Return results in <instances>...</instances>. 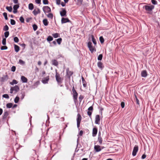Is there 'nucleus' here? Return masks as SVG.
<instances>
[{
	"label": "nucleus",
	"instance_id": "obj_1",
	"mask_svg": "<svg viewBox=\"0 0 160 160\" xmlns=\"http://www.w3.org/2000/svg\"><path fill=\"white\" fill-rule=\"evenodd\" d=\"M154 6L153 5L150 6L145 5L143 7V8L147 11V13L149 14H152V10L154 8Z\"/></svg>",
	"mask_w": 160,
	"mask_h": 160
},
{
	"label": "nucleus",
	"instance_id": "obj_2",
	"mask_svg": "<svg viewBox=\"0 0 160 160\" xmlns=\"http://www.w3.org/2000/svg\"><path fill=\"white\" fill-rule=\"evenodd\" d=\"M73 98L74 103L76 104L78 103V93L75 90L74 86H73L72 89Z\"/></svg>",
	"mask_w": 160,
	"mask_h": 160
},
{
	"label": "nucleus",
	"instance_id": "obj_3",
	"mask_svg": "<svg viewBox=\"0 0 160 160\" xmlns=\"http://www.w3.org/2000/svg\"><path fill=\"white\" fill-rule=\"evenodd\" d=\"M20 90L19 87L18 85H15L14 87H12L10 88V93H14L16 94Z\"/></svg>",
	"mask_w": 160,
	"mask_h": 160
},
{
	"label": "nucleus",
	"instance_id": "obj_4",
	"mask_svg": "<svg viewBox=\"0 0 160 160\" xmlns=\"http://www.w3.org/2000/svg\"><path fill=\"white\" fill-rule=\"evenodd\" d=\"M56 75L55 78L56 80L58 83L61 84L62 82L63 79L61 78L60 76V75L57 72V70L56 69Z\"/></svg>",
	"mask_w": 160,
	"mask_h": 160
},
{
	"label": "nucleus",
	"instance_id": "obj_5",
	"mask_svg": "<svg viewBox=\"0 0 160 160\" xmlns=\"http://www.w3.org/2000/svg\"><path fill=\"white\" fill-rule=\"evenodd\" d=\"M82 119V117L80 114L78 113L77 116V128L79 130L80 129L79 128L80 127V124Z\"/></svg>",
	"mask_w": 160,
	"mask_h": 160
},
{
	"label": "nucleus",
	"instance_id": "obj_6",
	"mask_svg": "<svg viewBox=\"0 0 160 160\" xmlns=\"http://www.w3.org/2000/svg\"><path fill=\"white\" fill-rule=\"evenodd\" d=\"M88 47L89 48V50L92 53L94 50L96 51L95 48L93 47L92 45V43L91 42H88Z\"/></svg>",
	"mask_w": 160,
	"mask_h": 160
},
{
	"label": "nucleus",
	"instance_id": "obj_7",
	"mask_svg": "<svg viewBox=\"0 0 160 160\" xmlns=\"http://www.w3.org/2000/svg\"><path fill=\"white\" fill-rule=\"evenodd\" d=\"M42 10L45 14L46 13H49L51 12V9L48 6H45L42 8Z\"/></svg>",
	"mask_w": 160,
	"mask_h": 160
},
{
	"label": "nucleus",
	"instance_id": "obj_8",
	"mask_svg": "<svg viewBox=\"0 0 160 160\" xmlns=\"http://www.w3.org/2000/svg\"><path fill=\"white\" fill-rule=\"evenodd\" d=\"M73 73V72L69 71V68H68L66 69V76L69 79H70L71 76L72 75Z\"/></svg>",
	"mask_w": 160,
	"mask_h": 160
},
{
	"label": "nucleus",
	"instance_id": "obj_9",
	"mask_svg": "<svg viewBox=\"0 0 160 160\" xmlns=\"http://www.w3.org/2000/svg\"><path fill=\"white\" fill-rule=\"evenodd\" d=\"M8 79V77L7 75H3L2 77L0 78V82H3L7 81Z\"/></svg>",
	"mask_w": 160,
	"mask_h": 160
},
{
	"label": "nucleus",
	"instance_id": "obj_10",
	"mask_svg": "<svg viewBox=\"0 0 160 160\" xmlns=\"http://www.w3.org/2000/svg\"><path fill=\"white\" fill-rule=\"evenodd\" d=\"M138 146L135 145L134 147L133 150L132 152V155L134 156L136 155L137 152L138 151Z\"/></svg>",
	"mask_w": 160,
	"mask_h": 160
},
{
	"label": "nucleus",
	"instance_id": "obj_11",
	"mask_svg": "<svg viewBox=\"0 0 160 160\" xmlns=\"http://www.w3.org/2000/svg\"><path fill=\"white\" fill-rule=\"evenodd\" d=\"M62 11L60 12V14L62 17H64L66 15L67 12L65 8H62Z\"/></svg>",
	"mask_w": 160,
	"mask_h": 160
},
{
	"label": "nucleus",
	"instance_id": "obj_12",
	"mask_svg": "<svg viewBox=\"0 0 160 160\" xmlns=\"http://www.w3.org/2000/svg\"><path fill=\"white\" fill-rule=\"evenodd\" d=\"M100 118L99 115H97L95 117V123L96 124H99Z\"/></svg>",
	"mask_w": 160,
	"mask_h": 160
},
{
	"label": "nucleus",
	"instance_id": "obj_13",
	"mask_svg": "<svg viewBox=\"0 0 160 160\" xmlns=\"http://www.w3.org/2000/svg\"><path fill=\"white\" fill-rule=\"evenodd\" d=\"M49 80V77L48 76L46 77L43 78V79L42 80V82L43 84L48 83V81Z\"/></svg>",
	"mask_w": 160,
	"mask_h": 160
},
{
	"label": "nucleus",
	"instance_id": "obj_14",
	"mask_svg": "<svg viewBox=\"0 0 160 160\" xmlns=\"http://www.w3.org/2000/svg\"><path fill=\"white\" fill-rule=\"evenodd\" d=\"M98 132V128L97 127H94L92 129V136L95 137L96 136Z\"/></svg>",
	"mask_w": 160,
	"mask_h": 160
},
{
	"label": "nucleus",
	"instance_id": "obj_15",
	"mask_svg": "<svg viewBox=\"0 0 160 160\" xmlns=\"http://www.w3.org/2000/svg\"><path fill=\"white\" fill-rule=\"evenodd\" d=\"M61 23L62 24L64 23L68 22H70L71 21L68 19V18H62L61 19Z\"/></svg>",
	"mask_w": 160,
	"mask_h": 160
},
{
	"label": "nucleus",
	"instance_id": "obj_16",
	"mask_svg": "<svg viewBox=\"0 0 160 160\" xmlns=\"http://www.w3.org/2000/svg\"><path fill=\"white\" fill-rule=\"evenodd\" d=\"M19 7V5L18 4H15L13 6V12L14 13H16L17 12V9Z\"/></svg>",
	"mask_w": 160,
	"mask_h": 160
},
{
	"label": "nucleus",
	"instance_id": "obj_17",
	"mask_svg": "<svg viewBox=\"0 0 160 160\" xmlns=\"http://www.w3.org/2000/svg\"><path fill=\"white\" fill-rule=\"evenodd\" d=\"M97 65L98 67L101 70L104 68L102 63L101 61H99L98 62Z\"/></svg>",
	"mask_w": 160,
	"mask_h": 160
},
{
	"label": "nucleus",
	"instance_id": "obj_18",
	"mask_svg": "<svg viewBox=\"0 0 160 160\" xmlns=\"http://www.w3.org/2000/svg\"><path fill=\"white\" fill-rule=\"evenodd\" d=\"M148 75L147 72L146 70H142L141 72V76L142 77H146Z\"/></svg>",
	"mask_w": 160,
	"mask_h": 160
},
{
	"label": "nucleus",
	"instance_id": "obj_19",
	"mask_svg": "<svg viewBox=\"0 0 160 160\" xmlns=\"http://www.w3.org/2000/svg\"><path fill=\"white\" fill-rule=\"evenodd\" d=\"M94 148L96 152H99L101 150L100 146L99 145H95Z\"/></svg>",
	"mask_w": 160,
	"mask_h": 160
},
{
	"label": "nucleus",
	"instance_id": "obj_20",
	"mask_svg": "<svg viewBox=\"0 0 160 160\" xmlns=\"http://www.w3.org/2000/svg\"><path fill=\"white\" fill-rule=\"evenodd\" d=\"M9 115V113L7 111L5 112L3 115L2 119L3 120L5 119Z\"/></svg>",
	"mask_w": 160,
	"mask_h": 160
},
{
	"label": "nucleus",
	"instance_id": "obj_21",
	"mask_svg": "<svg viewBox=\"0 0 160 160\" xmlns=\"http://www.w3.org/2000/svg\"><path fill=\"white\" fill-rule=\"evenodd\" d=\"M52 65L57 66H58V63L56 59H53L52 60Z\"/></svg>",
	"mask_w": 160,
	"mask_h": 160
},
{
	"label": "nucleus",
	"instance_id": "obj_22",
	"mask_svg": "<svg viewBox=\"0 0 160 160\" xmlns=\"http://www.w3.org/2000/svg\"><path fill=\"white\" fill-rule=\"evenodd\" d=\"M21 79L22 82L23 83L27 82L28 81V79L24 76H22Z\"/></svg>",
	"mask_w": 160,
	"mask_h": 160
},
{
	"label": "nucleus",
	"instance_id": "obj_23",
	"mask_svg": "<svg viewBox=\"0 0 160 160\" xmlns=\"http://www.w3.org/2000/svg\"><path fill=\"white\" fill-rule=\"evenodd\" d=\"M33 13L34 15L36 16L37 14L40 13V11L39 8L37 9V11H36V10H34L33 11Z\"/></svg>",
	"mask_w": 160,
	"mask_h": 160
},
{
	"label": "nucleus",
	"instance_id": "obj_24",
	"mask_svg": "<svg viewBox=\"0 0 160 160\" xmlns=\"http://www.w3.org/2000/svg\"><path fill=\"white\" fill-rule=\"evenodd\" d=\"M82 81L83 83V86L84 87H86L87 86L86 82L84 78L82 76Z\"/></svg>",
	"mask_w": 160,
	"mask_h": 160
},
{
	"label": "nucleus",
	"instance_id": "obj_25",
	"mask_svg": "<svg viewBox=\"0 0 160 160\" xmlns=\"http://www.w3.org/2000/svg\"><path fill=\"white\" fill-rule=\"evenodd\" d=\"M14 49L16 52H18L20 50V47L17 45L14 44Z\"/></svg>",
	"mask_w": 160,
	"mask_h": 160
},
{
	"label": "nucleus",
	"instance_id": "obj_26",
	"mask_svg": "<svg viewBox=\"0 0 160 160\" xmlns=\"http://www.w3.org/2000/svg\"><path fill=\"white\" fill-rule=\"evenodd\" d=\"M18 83V82L15 79H13L12 82H10L9 83L12 85H13L14 84H16Z\"/></svg>",
	"mask_w": 160,
	"mask_h": 160
},
{
	"label": "nucleus",
	"instance_id": "obj_27",
	"mask_svg": "<svg viewBox=\"0 0 160 160\" xmlns=\"http://www.w3.org/2000/svg\"><path fill=\"white\" fill-rule=\"evenodd\" d=\"M44 25L47 26L48 24V22L47 19H44L42 21Z\"/></svg>",
	"mask_w": 160,
	"mask_h": 160
},
{
	"label": "nucleus",
	"instance_id": "obj_28",
	"mask_svg": "<svg viewBox=\"0 0 160 160\" xmlns=\"http://www.w3.org/2000/svg\"><path fill=\"white\" fill-rule=\"evenodd\" d=\"M91 37L92 38V40L95 45H96L97 44V42L95 39L94 38V36L93 35H91Z\"/></svg>",
	"mask_w": 160,
	"mask_h": 160
},
{
	"label": "nucleus",
	"instance_id": "obj_29",
	"mask_svg": "<svg viewBox=\"0 0 160 160\" xmlns=\"http://www.w3.org/2000/svg\"><path fill=\"white\" fill-rule=\"evenodd\" d=\"M60 34L59 33H53L52 34L53 37L55 38H56L60 37Z\"/></svg>",
	"mask_w": 160,
	"mask_h": 160
},
{
	"label": "nucleus",
	"instance_id": "obj_30",
	"mask_svg": "<svg viewBox=\"0 0 160 160\" xmlns=\"http://www.w3.org/2000/svg\"><path fill=\"white\" fill-rule=\"evenodd\" d=\"M47 17L49 18L52 19L53 18V14L52 13H49L48 14L46 15Z\"/></svg>",
	"mask_w": 160,
	"mask_h": 160
},
{
	"label": "nucleus",
	"instance_id": "obj_31",
	"mask_svg": "<svg viewBox=\"0 0 160 160\" xmlns=\"http://www.w3.org/2000/svg\"><path fill=\"white\" fill-rule=\"evenodd\" d=\"M98 141L99 142L100 145H101L102 143V137H98Z\"/></svg>",
	"mask_w": 160,
	"mask_h": 160
},
{
	"label": "nucleus",
	"instance_id": "obj_32",
	"mask_svg": "<svg viewBox=\"0 0 160 160\" xmlns=\"http://www.w3.org/2000/svg\"><path fill=\"white\" fill-rule=\"evenodd\" d=\"M34 8L33 4L32 3H30L28 5V8L30 10H32Z\"/></svg>",
	"mask_w": 160,
	"mask_h": 160
},
{
	"label": "nucleus",
	"instance_id": "obj_33",
	"mask_svg": "<svg viewBox=\"0 0 160 160\" xmlns=\"http://www.w3.org/2000/svg\"><path fill=\"white\" fill-rule=\"evenodd\" d=\"M13 104L12 103H9L6 104V107L7 108H10L12 106Z\"/></svg>",
	"mask_w": 160,
	"mask_h": 160
},
{
	"label": "nucleus",
	"instance_id": "obj_34",
	"mask_svg": "<svg viewBox=\"0 0 160 160\" xmlns=\"http://www.w3.org/2000/svg\"><path fill=\"white\" fill-rule=\"evenodd\" d=\"M53 39V38L50 36H48L47 39V41L48 42H50L52 41Z\"/></svg>",
	"mask_w": 160,
	"mask_h": 160
},
{
	"label": "nucleus",
	"instance_id": "obj_35",
	"mask_svg": "<svg viewBox=\"0 0 160 160\" xmlns=\"http://www.w3.org/2000/svg\"><path fill=\"white\" fill-rule=\"evenodd\" d=\"M6 8L9 12H11L12 11V8L11 6H7Z\"/></svg>",
	"mask_w": 160,
	"mask_h": 160
},
{
	"label": "nucleus",
	"instance_id": "obj_36",
	"mask_svg": "<svg viewBox=\"0 0 160 160\" xmlns=\"http://www.w3.org/2000/svg\"><path fill=\"white\" fill-rule=\"evenodd\" d=\"M99 40L101 43L102 44L103 43L104 40L102 36H101L99 38Z\"/></svg>",
	"mask_w": 160,
	"mask_h": 160
},
{
	"label": "nucleus",
	"instance_id": "obj_37",
	"mask_svg": "<svg viewBox=\"0 0 160 160\" xmlns=\"http://www.w3.org/2000/svg\"><path fill=\"white\" fill-rule=\"evenodd\" d=\"M84 98V96L82 95H80L79 97V100L80 102H81L82 100Z\"/></svg>",
	"mask_w": 160,
	"mask_h": 160
},
{
	"label": "nucleus",
	"instance_id": "obj_38",
	"mask_svg": "<svg viewBox=\"0 0 160 160\" xmlns=\"http://www.w3.org/2000/svg\"><path fill=\"white\" fill-rule=\"evenodd\" d=\"M19 98L17 96L14 99V101L15 103H18L19 101Z\"/></svg>",
	"mask_w": 160,
	"mask_h": 160
},
{
	"label": "nucleus",
	"instance_id": "obj_39",
	"mask_svg": "<svg viewBox=\"0 0 160 160\" xmlns=\"http://www.w3.org/2000/svg\"><path fill=\"white\" fill-rule=\"evenodd\" d=\"M103 57L102 54H100L98 57V60L101 61L102 60Z\"/></svg>",
	"mask_w": 160,
	"mask_h": 160
},
{
	"label": "nucleus",
	"instance_id": "obj_40",
	"mask_svg": "<svg viewBox=\"0 0 160 160\" xmlns=\"http://www.w3.org/2000/svg\"><path fill=\"white\" fill-rule=\"evenodd\" d=\"M9 29V28L7 25H5L3 28V30L4 31H8Z\"/></svg>",
	"mask_w": 160,
	"mask_h": 160
},
{
	"label": "nucleus",
	"instance_id": "obj_41",
	"mask_svg": "<svg viewBox=\"0 0 160 160\" xmlns=\"http://www.w3.org/2000/svg\"><path fill=\"white\" fill-rule=\"evenodd\" d=\"M58 44H60L62 41V39L61 38H58L56 40Z\"/></svg>",
	"mask_w": 160,
	"mask_h": 160
},
{
	"label": "nucleus",
	"instance_id": "obj_42",
	"mask_svg": "<svg viewBox=\"0 0 160 160\" xmlns=\"http://www.w3.org/2000/svg\"><path fill=\"white\" fill-rule=\"evenodd\" d=\"M32 27L34 31H36L38 28V26L35 24H33L32 26Z\"/></svg>",
	"mask_w": 160,
	"mask_h": 160
},
{
	"label": "nucleus",
	"instance_id": "obj_43",
	"mask_svg": "<svg viewBox=\"0 0 160 160\" xmlns=\"http://www.w3.org/2000/svg\"><path fill=\"white\" fill-rule=\"evenodd\" d=\"M10 22L11 24L12 25H14L16 23L15 21L13 19H11L10 20Z\"/></svg>",
	"mask_w": 160,
	"mask_h": 160
},
{
	"label": "nucleus",
	"instance_id": "obj_44",
	"mask_svg": "<svg viewBox=\"0 0 160 160\" xmlns=\"http://www.w3.org/2000/svg\"><path fill=\"white\" fill-rule=\"evenodd\" d=\"M2 97L3 98H5L7 99L9 98V95L8 94H4L2 95Z\"/></svg>",
	"mask_w": 160,
	"mask_h": 160
},
{
	"label": "nucleus",
	"instance_id": "obj_45",
	"mask_svg": "<svg viewBox=\"0 0 160 160\" xmlns=\"http://www.w3.org/2000/svg\"><path fill=\"white\" fill-rule=\"evenodd\" d=\"M9 35V32L8 31H6L4 33V36L5 38H7Z\"/></svg>",
	"mask_w": 160,
	"mask_h": 160
},
{
	"label": "nucleus",
	"instance_id": "obj_46",
	"mask_svg": "<svg viewBox=\"0 0 160 160\" xmlns=\"http://www.w3.org/2000/svg\"><path fill=\"white\" fill-rule=\"evenodd\" d=\"M14 41L15 42H19V39L17 37H15L13 38Z\"/></svg>",
	"mask_w": 160,
	"mask_h": 160
},
{
	"label": "nucleus",
	"instance_id": "obj_47",
	"mask_svg": "<svg viewBox=\"0 0 160 160\" xmlns=\"http://www.w3.org/2000/svg\"><path fill=\"white\" fill-rule=\"evenodd\" d=\"M3 15L4 17L5 18L6 20H7L8 19V18L7 16V14L6 12H4L3 13Z\"/></svg>",
	"mask_w": 160,
	"mask_h": 160
},
{
	"label": "nucleus",
	"instance_id": "obj_48",
	"mask_svg": "<svg viewBox=\"0 0 160 160\" xmlns=\"http://www.w3.org/2000/svg\"><path fill=\"white\" fill-rule=\"evenodd\" d=\"M19 20L22 23H24V20L22 16H21L20 17Z\"/></svg>",
	"mask_w": 160,
	"mask_h": 160
},
{
	"label": "nucleus",
	"instance_id": "obj_49",
	"mask_svg": "<svg viewBox=\"0 0 160 160\" xmlns=\"http://www.w3.org/2000/svg\"><path fill=\"white\" fill-rule=\"evenodd\" d=\"M19 63L22 65H24L25 63V62L21 59L19 60Z\"/></svg>",
	"mask_w": 160,
	"mask_h": 160
},
{
	"label": "nucleus",
	"instance_id": "obj_50",
	"mask_svg": "<svg viewBox=\"0 0 160 160\" xmlns=\"http://www.w3.org/2000/svg\"><path fill=\"white\" fill-rule=\"evenodd\" d=\"M151 2L154 5H157L158 4V2L156 0H151Z\"/></svg>",
	"mask_w": 160,
	"mask_h": 160
},
{
	"label": "nucleus",
	"instance_id": "obj_51",
	"mask_svg": "<svg viewBox=\"0 0 160 160\" xmlns=\"http://www.w3.org/2000/svg\"><path fill=\"white\" fill-rule=\"evenodd\" d=\"M135 99L136 100V103L138 105H139V100L138 99L137 97L135 94Z\"/></svg>",
	"mask_w": 160,
	"mask_h": 160
},
{
	"label": "nucleus",
	"instance_id": "obj_52",
	"mask_svg": "<svg viewBox=\"0 0 160 160\" xmlns=\"http://www.w3.org/2000/svg\"><path fill=\"white\" fill-rule=\"evenodd\" d=\"M8 48V47L6 46H2L1 47V50H6Z\"/></svg>",
	"mask_w": 160,
	"mask_h": 160
},
{
	"label": "nucleus",
	"instance_id": "obj_53",
	"mask_svg": "<svg viewBox=\"0 0 160 160\" xmlns=\"http://www.w3.org/2000/svg\"><path fill=\"white\" fill-rule=\"evenodd\" d=\"M2 44L3 45H5L6 44V39L5 38H3L2 40Z\"/></svg>",
	"mask_w": 160,
	"mask_h": 160
},
{
	"label": "nucleus",
	"instance_id": "obj_54",
	"mask_svg": "<svg viewBox=\"0 0 160 160\" xmlns=\"http://www.w3.org/2000/svg\"><path fill=\"white\" fill-rule=\"evenodd\" d=\"M92 113V112L90 111H88L87 112L88 115L89 116L90 118H91Z\"/></svg>",
	"mask_w": 160,
	"mask_h": 160
},
{
	"label": "nucleus",
	"instance_id": "obj_55",
	"mask_svg": "<svg viewBox=\"0 0 160 160\" xmlns=\"http://www.w3.org/2000/svg\"><path fill=\"white\" fill-rule=\"evenodd\" d=\"M16 67L15 66H13L11 68V70L13 72H14L16 70Z\"/></svg>",
	"mask_w": 160,
	"mask_h": 160
},
{
	"label": "nucleus",
	"instance_id": "obj_56",
	"mask_svg": "<svg viewBox=\"0 0 160 160\" xmlns=\"http://www.w3.org/2000/svg\"><path fill=\"white\" fill-rule=\"evenodd\" d=\"M88 111H92H92L93 110V107L92 106H90L89 107L88 109Z\"/></svg>",
	"mask_w": 160,
	"mask_h": 160
},
{
	"label": "nucleus",
	"instance_id": "obj_57",
	"mask_svg": "<svg viewBox=\"0 0 160 160\" xmlns=\"http://www.w3.org/2000/svg\"><path fill=\"white\" fill-rule=\"evenodd\" d=\"M43 3L44 4H48V0H43Z\"/></svg>",
	"mask_w": 160,
	"mask_h": 160
},
{
	"label": "nucleus",
	"instance_id": "obj_58",
	"mask_svg": "<svg viewBox=\"0 0 160 160\" xmlns=\"http://www.w3.org/2000/svg\"><path fill=\"white\" fill-rule=\"evenodd\" d=\"M121 106L122 108H123L125 106V103L124 102H121Z\"/></svg>",
	"mask_w": 160,
	"mask_h": 160
},
{
	"label": "nucleus",
	"instance_id": "obj_59",
	"mask_svg": "<svg viewBox=\"0 0 160 160\" xmlns=\"http://www.w3.org/2000/svg\"><path fill=\"white\" fill-rule=\"evenodd\" d=\"M56 4L57 5H59L60 4V0H56Z\"/></svg>",
	"mask_w": 160,
	"mask_h": 160
},
{
	"label": "nucleus",
	"instance_id": "obj_60",
	"mask_svg": "<svg viewBox=\"0 0 160 160\" xmlns=\"http://www.w3.org/2000/svg\"><path fill=\"white\" fill-rule=\"evenodd\" d=\"M41 0H35V2L38 4L41 3Z\"/></svg>",
	"mask_w": 160,
	"mask_h": 160
},
{
	"label": "nucleus",
	"instance_id": "obj_61",
	"mask_svg": "<svg viewBox=\"0 0 160 160\" xmlns=\"http://www.w3.org/2000/svg\"><path fill=\"white\" fill-rule=\"evenodd\" d=\"M146 157V155L145 154H143L142 156V159H145Z\"/></svg>",
	"mask_w": 160,
	"mask_h": 160
},
{
	"label": "nucleus",
	"instance_id": "obj_62",
	"mask_svg": "<svg viewBox=\"0 0 160 160\" xmlns=\"http://www.w3.org/2000/svg\"><path fill=\"white\" fill-rule=\"evenodd\" d=\"M83 133V131L82 130H81L79 132V135L80 136H82V135Z\"/></svg>",
	"mask_w": 160,
	"mask_h": 160
},
{
	"label": "nucleus",
	"instance_id": "obj_63",
	"mask_svg": "<svg viewBox=\"0 0 160 160\" xmlns=\"http://www.w3.org/2000/svg\"><path fill=\"white\" fill-rule=\"evenodd\" d=\"M39 68L37 67H36L35 69V72H38L39 71Z\"/></svg>",
	"mask_w": 160,
	"mask_h": 160
},
{
	"label": "nucleus",
	"instance_id": "obj_64",
	"mask_svg": "<svg viewBox=\"0 0 160 160\" xmlns=\"http://www.w3.org/2000/svg\"><path fill=\"white\" fill-rule=\"evenodd\" d=\"M61 5L62 6V7H64L65 6V3L64 2H62L61 3Z\"/></svg>",
	"mask_w": 160,
	"mask_h": 160
}]
</instances>
